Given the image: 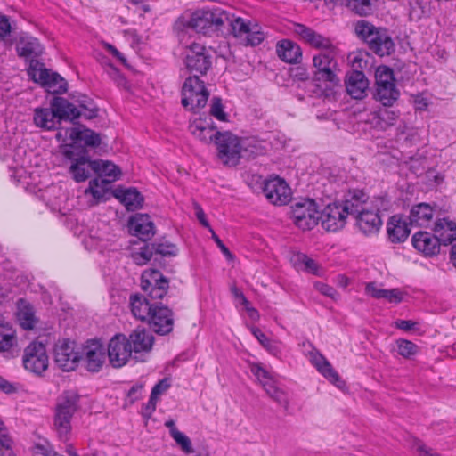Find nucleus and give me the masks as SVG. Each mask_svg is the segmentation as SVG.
<instances>
[{
	"label": "nucleus",
	"mask_w": 456,
	"mask_h": 456,
	"mask_svg": "<svg viewBox=\"0 0 456 456\" xmlns=\"http://www.w3.org/2000/svg\"><path fill=\"white\" fill-rule=\"evenodd\" d=\"M225 15L219 10L197 9L181 14L174 22L173 29L177 35L191 29L197 34L211 37L224 25Z\"/></svg>",
	"instance_id": "obj_1"
},
{
	"label": "nucleus",
	"mask_w": 456,
	"mask_h": 456,
	"mask_svg": "<svg viewBox=\"0 0 456 456\" xmlns=\"http://www.w3.org/2000/svg\"><path fill=\"white\" fill-rule=\"evenodd\" d=\"M354 32L380 57L388 56L394 53L395 44L386 29L375 27L369 21L359 20L355 23Z\"/></svg>",
	"instance_id": "obj_2"
},
{
	"label": "nucleus",
	"mask_w": 456,
	"mask_h": 456,
	"mask_svg": "<svg viewBox=\"0 0 456 456\" xmlns=\"http://www.w3.org/2000/svg\"><path fill=\"white\" fill-rule=\"evenodd\" d=\"M80 396L75 390L63 391L57 399L54 427L61 440H68L71 431V419L78 410Z\"/></svg>",
	"instance_id": "obj_3"
},
{
	"label": "nucleus",
	"mask_w": 456,
	"mask_h": 456,
	"mask_svg": "<svg viewBox=\"0 0 456 456\" xmlns=\"http://www.w3.org/2000/svg\"><path fill=\"white\" fill-rule=\"evenodd\" d=\"M182 105L191 111L206 106L209 92L205 83L197 76H190L185 79L182 87Z\"/></svg>",
	"instance_id": "obj_4"
},
{
	"label": "nucleus",
	"mask_w": 456,
	"mask_h": 456,
	"mask_svg": "<svg viewBox=\"0 0 456 456\" xmlns=\"http://www.w3.org/2000/svg\"><path fill=\"white\" fill-rule=\"evenodd\" d=\"M217 157L226 166H236L244 149V141L231 132H216Z\"/></svg>",
	"instance_id": "obj_5"
},
{
	"label": "nucleus",
	"mask_w": 456,
	"mask_h": 456,
	"mask_svg": "<svg viewBox=\"0 0 456 456\" xmlns=\"http://www.w3.org/2000/svg\"><path fill=\"white\" fill-rule=\"evenodd\" d=\"M82 346L74 340L63 338L58 340L54 346V362L64 371H71L77 369L83 358Z\"/></svg>",
	"instance_id": "obj_6"
},
{
	"label": "nucleus",
	"mask_w": 456,
	"mask_h": 456,
	"mask_svg": "<svg viewBox=\"0 0 456 456\" xmlns=\"http://www.w3.org/2000/svg\"><path fill=\"white\" fill-rule=\"evenodd\" d=\"M291 217L299 229H314L320 220L317 203L312 199H301L291 206Z\"/></svg>",
	"instance_id": "obj_7"
},
{
	"label": "nucleus",
	"mask_w": 456,
	"mask_h": 456,
	"mask_svg": "<svg viewBox=\"0 0 456 456\" xmlns=\"http://www.w3.org/2000/svg\"><path fill=\"white\" fill-rule=\"evenodd\" d=\"M291 32L309 46L319 50L324 55H338L339 51L330 38L323 37L313 28L301 24L294 23L290 28Z\"/></svg>",
	"instance_id": "obj_8"
},
{
	"label": "nucleus",
	"mask_w": 456,
	"mask_h": 456,
	"mask_svg": "<svg viewBox=\"0 0 456 456\" xmlns=\"http://www.w3.org/2000/svg\"><path fill=\"white\" fill-rule=\"evenodd\" d=\"M231 31L234 37L244 45H258L266 37V32L260 24L255 21H246L240 18L231 22Z\"/></svg>",
	"instance_id": "obj_9"
},
{
	"label": "nucleus",
	"mask_w": 456,
	"mask_h": 456,
	"mask_svg": "<svg viewBox=\"0 0 456 456\" xmlns=\"http://www.w3.org/2000/svg\"><path fill=\"white\" fill-rule=\"evenodd\" d=\"M141 288L151 300H161L167 293L169 281L157 269H147L141 275Z\"/></svg>",
	"instance_id": "obj_10"
},
{
	"label": "nucleus",
	"mask_w": 456,
	"mask_h": 456,
	"mask_svg": "<svg viewBox=\"0 0 456 456\" xmlns=\"http://www.w3.org/2000/svg\"><path fill=\"white\" fill-rule=\"evenodd\" d=\"M24 368L37 375L44 373L49 365L45 346L42 342L33 341L24 350Z\"/></svg>",
	"instance_id": "obj_11"
},
{
	"label": "nucleus",
	"mask_w": 456,
	"mask_h": 456,
	"mask_svg": "<svg viewBox=\"0 0 456 456\" xmlns=\"http://www.w3.org/2000/svg\"><path fill=\"white\" fill-rule=\"evenodd\" d=\"M347 213L341 202L328 204L322 214L320 220L322 228L327 232H336L345 227L347 219Z\"/></svg>",
	"instance_id": "obj_12"
},
{
	"label": "nucleus",
	"mask_w": 456,
	"mask_h": 456,
	"mask_svg": "<svg viewBox=\"0 0 456 456\" xmlns=\"http://www.w3.org/2000/svg\"><path fill=\"white\" fill-rule=\"evenodd\" d=\"M132 355V346L128 338L123 334H116L108 344V356L114 368L126 364Z\"/></svg>",
	"instance_id": "obj_13"
},
{
	"label": "nucleus",
	"mask_w": 456,
	"mask_h": 456,
	"mask_svg": "<svg viewBox=\"0 0 456 456\" xmlns=\"http://www.w3.org/2000/svg\"><path fill=\"white\" fill-rule=\"evenodd\" d=\"M263 192L273 205L283 206L291 200V190L285 180L276 176L265 182Z\"/></svg>",
	"instance_id": "obj_14"
},
{
	"label": "nucleus",
	"mask_w": 456,
	"mask_h": 456,
	"mask_svg": "<svg viewBox=\"0 0 456 456\" xmlns=\"http://www.w3.org/2000/svg\"><path fill=\"white\" fill-rule=\"evenodd\" d=\"M83 358L86 369L91 372H98L105 362V349L99 340L87 341L82 346Z\"/></svg>",
	"instance_id": "obj_15"
},
{
	"label": "nucleus",
	"mask_w": 456,
	"mask_h": 456,
	"mask_svg": "<svg viewBox=\"0 0 456 456\" xmlns=\"http://www.w3.org/2000/svg\"><path fill=\"white\" fill-rule=\"evenodd\" d=\"M150 315L147 322L154 332L166 335L173 330V313L168 307L155 305Z\"/></svg>",
	"instance_id": "obj_16"
},
{
	"label": "nucleus",
	"mask_w": 456,
	"mask_h": 456,
	"mask_svg": "<svg viewBox=\"0 0 456 456\" xmlns=\"http://www.w3.org/2000/svg\"><path fill=\"white\" fill-rule=\"evenodd\" d=\"M441 240L428 232H418L411 238L413 248L425 256H433L439 253Z\"/></svg>",
	"instance_id": "obj_17"
},
{
	"label": "nucleus",
	"mask_w": 456,
	"mask_h": 456,
	"mask_svg": "<svg viewBox=\"0 0 456 456\" xmlns=\"http://www.w3.org/2000/svg\"><path fill=\"white\" fill-rule=\"evenodd\" d=\"M347 94L355 100H362L367 96L369 80L362 71L352 70L347 73L345 80Z\"/></svg>",
	"instance_id": "obj_18"
},
{
	"label": "nucleus",
	"mask_w": 456,
	"mask_h": 456,
	"mask_svg": "<svg viewBox=\"0 0 456 456\" xmlns=\"http://www.w3.org/2000/svg\"><path fill=\"white\" fill-rule=\"evenodd\" d=\"M409 225L410 223L403 215H394L389 217L387 223L388 240L395 244L404 242L411 233Z\"/></svg>",
	"instance_id": "obj_19"
},
{
	"label": "nucleus",
	"mask_w": 456,
	"mask_h": 456,
	"mask_svg": "<svg viewBox=\"0 0 456 456\" xmlns=\"http://www.w3.org/2000/svg\"><path fill=\"white\" fill-rule=\"evenodd\" d=\"M131 233L146 241L154 235V224L149 215L136 214L129 219Z\"/></svg>",
	"instance_id": "obj_20"
},
{
	"label": "nucleus",
	"mask_w": 456,
	"mask_h": 456,
	"mask_svg": "<svg viewBox=\"0 0 456 456\" xmlns=\"http://www.w3.org/2000/svg\"><path fill=\"white\" fill-rule=\"evenodd\" d=\"M355 219L356 226L366 235L377 233L382 225V220L378 210L362 209L355 216Z\"/></svg>",
	"instance_id": "obj_21"
},
{
	"label": "nucleus",
	"mask_w": 456,
	"mask_h": 456,
	"mask_svg": "<svg viewBox=\"0 0 456 456\" xmlns=\"http://www.w3.org/2000/svg\"><path fill=\"white\" fill-rule=\"evenodd\" d=\"M434 208L428 203H419L411 207L409 222L411 226L428 227L434 218Z\"/></svg>",
	"instance_id": "obj_22"
},
{
	"label": "nucleus",
	"mask_w": 456,
	"mask_h": 456,
	"mask_svg": "<svg viewBox=\"0 0 456 456\" xmlns=\"http://www.w3.org/2000/svg\"><path fill=\"white\" fill-rule=\"evenodd\" d=\"M311 362L325 379L337 387L342 388L345 387V381L322 354H314L311 357Z\"/></svg>",
	"instance_id": "obj_23"
},
{
	"label": "nucleus",
	"mask_w": 456,
	"mask_h": 456,
	"mask_svg": "<svg viewBox=\"0 0 456 456\" xmlns=\"http://www.w3.org/2000/svg\"><path fill=\"white\" fill-rule=\"evenodd\" d=\"M51 107L54 111L58 123L61 120L73 121L81 115L78 109L63 97H53L51 101Z\"/></svg>",
	"instance_id": "obj_24"
},
{
	"label": "nucleus",
	"mask_w": 456,
	"mask_h": 456,
	"mask_svg": "<svg viewBox=\"0 0 456 456\" xmlns=\"http://www.w3.org/2000/svg\"><path fill=\"white\" fill-rule=\"evenodd\" d=\"M113 195L128 211H134L142 208L144 200L142 195L135 188L119 187L114 191Z\"/></svg>",
	"instance_id": "obj_25"
},
{
	"label": "nucleus",
	"mask_w": 456,
	"mask_h": 456,
	"mask_svg": "<svg viewBox=\"0 0 456 456\" xmlns=\"http://www.w3.org/2000/svg\"><path fill=\"white\" fill-rule=\"evenodd\" d=\"M65 136H69L72 143L84 142L86 146L90 147H97L101 144L100 134L85 127H71L66 129Z\"/></svg>",
	"instance_id": "obj_26"
},
{
	"label": "nucleus",
	"mask_w": 456,
	"mask_h": 456,
	"mask_svg": "<svg viewBox=\"0 0 456 456\" xmlns=\"http://www.w3.org/2000/svg\"><path fill=\"white\" fill-rule=\"evenodd\" d=\"M128 340L132 346V353H149L152 348L154 338L144 329L137 328L130 334Z\"/></svg>",
	"instance_id": "obj_27"
},
{
	"label": "nucleus",
	"mask_w": 456,
	"mask_h": 456,
	"mask_svg": "<svg viewBox=\"0 0 456 456\" xmlns=\"http://www.w3.org/2000/svg\"><path fill=\"white\" fill-rule=\"evenodd\" d=\"M368 200L369 196L362 190L354 189L348 191L345 200L341 204L348 216H356L362 209H365L364 204L367 203Z\"/></svg>",
	"instance_id": "obj_28"
},
{
	"label": "nucleus",
	"mask_w": 456,
	"mask_h": 456,
	"mask_svg": "<svg viewBox=\"0 0 456 456\" xmlns=\"http://www.w3.org/2000/svg\"><path fill=\"white\" fill-rule=\"evenodd\" d=\"M92 171H94L100 178L110 183L119 179L121 175V170L119 167L108 160H93Z\"/></svg>",
	"instance_id": "obj_29"
},
{
	"label": "nucleus",
	"mask_w": 456,
	"mask_h": 456,
	"mask_svg": "<svg viewBox=\"0 0 456 456\" xmlns=\"http://www.w3.org/2000/svg\"><path fill=\"white\" fill-rule=\"evenodd\" d=\"M316 68L315 76L318 80L330 82L338 85L339 80L335 73L337 63L335 59H313Z\"/></svg>",
	"instance_id": "obj_30"
},
{
	"label": "nucleus",
	"mask_w": 456,
	"mask_h": 456,
	"mask_svg": "<svg viewBox=\"0 0 456 456\" xmlns=\"http://www.w3.org/2000/svg\"><path fill=\"white\" fill-rule=\"evenodd\" d=\"M33 121L37 127L45 131L55 129L58 121L53 108H36L34 110Z\"/></svg>",
	"instance_id": "obj_31"
},
{
	"label": "nucleus",
	"mask_w": 456,
	"mask_h": 456,
	"mask_svg": "<svg viewBox=\"0 0 456 456\" xmlns=\"http://www.w3.org/2000/svg\"><path fill=\"white\" fill-rule=\"evenodd\" d=\"M433 230L444 245L456 240V223L452 220L447 218L437 219Z\"/></svg>",
	"instance_id": "obj_32"
},
{
	"label": "nucleus",
	"mask_w": 456,
	"mask_h": 456,
	"mask_svg": "<svg viewBox=\"0 0 456 456\" xmlns=\"http://www.w3.org/2000/svg\"><path fill=\"white\" fill-rule=\"evenodd\" d=\"M130 306L132 314L136 319L147 322L155 305L151 304L147 298L142 296L132 295L130 297Z\"/></svg>",
	"instance_id": "obj_33"
},
{
	"label": "nucleus",
	"mask_w": 456,
	"mask_h": 456,
	"mask_svg": "<svg viewBox=\"0 0 456 456\" xmlns=\"http://www.w3.org/2000/svg\"><path fill=\"white\" fill-rule=\"evenodd\" d=\"M400 92L395 82L376 86L375 99L385 107H391L398 100Z\"/></svg>",
	"instance_id": "obj_34"
},
{
	"label": "nucleus",
	"mask_w": 456,
	"mask_h": 456,
	"mask_svg": "<svg viewBox=\"0 0 456 456\" xmlns=\"http://www.w3.org/2000/svg\"><path fill=\"white\" fill-rule=\"evenodd\" d=\"M45 90L52 94H62L68 90L67 81L57 72L50 70L46 79L41 85Z\"/></svg>",
	"instance_id": "obj_35"
},
{
	"label": "nucleus",
	"mask_w": 456,
	"mask_h": 456,
	"mask_svg": "<svg viewBox=\"0 0 456 456\" xmlns=\"http://www.w3.org/2000/svg\"><path fill=\"white\" fill-rule=\"evenodd\" d=\"M45 90L52 94H62L68 90L67 81L57 72L50 70L46 79L41 85Z\"/></svg>",
	"instance_id": "obj_36"
},
{
	"label": "nucleus",
	"mask_w": 456,
	"mask_h": 456,
	"mask_svg": "<svg viewBox=\"0 0 456 456\" xmlns=\"http://www.w3.org/2000/svg\"><path fill=\"white\" fill-rule=\"evenodd\" d=\"M17 53L20 57L39 56L44 53L43 47L33 37H20L17 43Z\"/></svg>",
	"instance_id": "obj_37"
},
{
	"label": "nucleus",
	"mask_w": 456,
	"mask_h": 456,
	"mask_svg": "<svg viewBox=\"0 0 456 456\" xmlns=\"http://www.w3.org/2000/svg\"><path fill=\"white\" fill-rule=\"evenodd\" d=\"M15 330L12 326L3 320H0V353L9 354L16 345Z\"/></svg>",
	"instance_id": "obj_38"
},
{
	"label": "nucleus",
	"mask_w": 456,
	"mask_h": 456,
	"mask_svg": "<svg viewBox=\"0 0 456 456\" xmlns=\"http://www.w3.org/2000/svg\"><path fill=\"white\" fill-rule=\"evenodd\" d=\"M91 170L92 161L85 157L76 159L69 168L73 179L77 183L86 181Z\"/></svg>",
	"instance_id": "obj_39"
},
{
	"label": "nucleus",
	"mask_w": 456,
	"mask_h": 456,
	"mask_svg": "<svg viewBox=\"0 0 456 456\" xmlns=\"http://www.w3.org/2000/svg\"><path fill=\"white\" fill-rule=\"evenodd\" d=\"M50 70L51 69H47L39 59H29L27 73L33 82L41 86L46 79Z\"/></svg>",
	"instance_id": "obj_40"
},
{
	"label": "nucleus",
	"mask_w": 456,
	"mask_h": 456,
	"mask_svg": "<svg viewBox=\"0 0 456 456\" xmlns=\"http://www.w3.org/2000/svg\"><path fill=\"white\" fill-rule=\"evenodd\" d=\"M275 52L278 57H301L303 54L300 45L288 38L276 43Z\"/></svg>",
	"instance_id": "obj_41"
},
{
	"label": "nucleus",
	"mask_w": 456,
	"mask_h": 456,
	"mask_svg": "<svg viewBox=\"0 0 456 456\" xmlns=\"http://www.w3.org/2000/svg\"><path fill=\"white\" fill-rule=\"evenodd\" d=\"M251 333L271 354L277 357L281 354V343L280 341L272 340L257 327H252Z\"/></svg>",
	"instance_id": "obj_42"
},
{
	"label": "nucleus",
	"mask_w": 456,
	"mask_h": 456,
	"mask_svg": "<svg viewBox=\"0 0 456 456\" xmlns=\"http://www.w3.org/2000/svg\"><path fill=\"white\" fill-rule=\"evenodd\" d=\"M191 134L199 140L208 142L212 140L216 142V133L212 126L204 125L202 120H195L191 124Z\"/></svg>",
	"instance_id": "obj_43"
},
{
	"label": "nucleus",
	"mask_w": 456,
	"mask_h": 456,
	"mask_svg": "<svg viewBox=\"0 0 456 456\" xmlns=\"http://www.w3.org/2000/svg\"><path fill=\"white\" fill-rule=\"evenodd\" d=\"M263 389L272 400L282 406L285 410H288L289 406L288 394L285 390L279 387L277 380L273 382V384L267 385V387Z\"/></svg>",
	"instance_id": "obj_44"
},
{
	"label": "nucleus",
	"mask_w": 456,
	"mask_h": 456,
	"mask_svg": "<svg viewBox=\"0 0 456 456\" xmlns=\"http://www.w3.org/2000/svg\"><path fill=\"white\" fill-rule=\"evenodd\" d=\"M250 371L256 378L260 386L264 388L267 385L276 381L274 375L269 371L262 363L253 362L249 365Z\"/></svg>",
	"instance_id": "obj_45"
},
{
	"label": "nucleus",
	"mask_w": 456,
	"mask_h": 456,
	"mask_svg": "<svg viewBox=\"0 0 456 456\" xmlns=\"http://www.w3.org/2000/svg\"><path fill=\"white\" fill-rule=\"evenodd\" d=\"M126 7L142 19H145L153 12V7L149 0H127Z\"/></svg>",
	"instance_id": "obj_46"
},
{
	"label": "nucleus",
	"mask_w": 456,
	"mask_h": 456,
	"mask_svg": "<svg viewBox=\"0 0 456 456\" xmlns=\"http://www.w3.org/2000/svg\"><path fill=\"white\" fill-rule=\"evenodd\" d=\"M17 318L20 325L27 330H33L37 323V318L35 316L34 310L30 305H24L20 307L17 314Z\"/></svg>",
	"instance_id": "obj_47"
},
{
	"label": "nucleus",
	"mask_w": 456,
	"mask_h": 456,
	"mask_svg": "<svg viewBox=\"0 0 456 456\" xmlns=\"http://www.w3.org/2000/svg\"><path fill=\"white\" fill-rule=\"evenodd\" d=\"M188 71L191 76L205 75L211 68L210 59H186L185 62Z\"/></svg>",
	"instance_id": "obj_48"
},
{
	"label": "nucleus",
	"mask_w": 456,
	"mask_h": 456,
	"mask_svg": "<svg viewBox=\"0 0 456 456\" xmlns=\"http://www.w3.org/2000/svg\"><path fill=\"white\" fill-rule=\"evenodd\" d=\"M395 346L397 348L398 354L403 357L404 359L412 358L419 351V347L418 345L405 338L396 339Z\"/></svg>",
	"instance_id": "obj_49"
},
{
	"label": "nucleus",
	"mask_w": 456,
	"mask_h": 456,
	"mask_svg": "<svg viewBox=\"0 0 456 456\" xmlns=\"http://www.w3.org/2000/svg\"><path fill=\"white\" fill-rule=\"evenodd\" d=\"M110 183L107 181L97 177L89 182V186L86 190V193H90L94 200L97 201L102 200L107 192V185Z\"/></svg>",
	"instance_id": "obj_50"
},
{
	"label": "nucleus",
	"mask_w": 456,
	"mask_h": 456,
	"mask_svg": "<svg viewBox=\"0 0 456 456\" xmlns=\"http://www.w3.org/2000/svg\"><path fill=\"white\" fill-rule=\"evenodd\" d=\"M374 0H342L351 11L361 15L367 16L372 11V3Z\"/></svg>",
	"instance_id": "obj_51"
},
{
	"label": "nucleus",
	"mask_w": 456,
	"mask_h": 456,
	"mask_svg": "<svg viewBox=\"0 0 456 456\" xmlns=\"http://www.w3.org/2000/svg\"><path fill=\"white\" fill-rule=\"evenodd\" d=\"M105 72L116 83L118 87L128 89V82L120 73L118 68L110 62L102 63Z\"/></svg>",
	"instance_id": "obj_52"
},
{
	"label": "nucleus",
	"mask_w": 456,
	"mask_h": 456,
	"mask_svg": "<svg viewBox=\"0 0 456 456\" xmlns=\"http://www.w3.org/2000/svg\"><path fill=\"white\" fill-rule=\"evenodd\" d=\"M376 86L395 82L393 70L387 66H379L375 72Z\"/></svg>",
	"instance_id": "obj_53"
},
{
	"label": "nucleus",
	"mask_w": 456,
	"mask_h": 456,
	"mask_svg": "<svg viewBox=\"0 0 456 456\" xmlns=\"http://www.w3.org/2000/svg\"><path fill=\"white\" fill-rule=\"evenodd\" d=\"M377 118L380 123L385 126H392L395 124L399 118V111L391 110L388 109H381L377 112Z\"/></svg>",
	"instance_id": "obj_54"
},
{
	"label": "nucleus",
	"mask_w": 456,
	"mask_h": 456,
	"mask_svg": "<svg viewBox=\"0 0 456 456\" xmlns=\"http://www.w3.org/2000/svg\"><path fill=\"white\" fill-rule=\"evenodd\" d=\"M209 112L211 116L215 117L219 121L227 120V114L224 110L222 100L219 97H214L212 99Z\"/></svg>",
	"instance_id": "obj_55"
},
{
	"label": "nucleus",
	"mask_w": 456,
	"mask_h": 456,
	"mask_svg": "<svg viewBox=\"0 0 456 456\" xmlns=\"http://www.w3.org/2000/svg\"><path fill=\"white\" fill-rule=\"evenodd\" d=\"M172 438L176 442L177 444L180 445V447L185 453L189 454L193 452V448L190 438L187 436H185L183 432L179 430H175L173 432Z\"/></svg>",
	"instance_id": "obj_56"
},
{
	"label": "nucleus",
	"mask_w": 456,
	"mask_h": 456,
	"mask_svg": "<svg viewBox=\"0 0 456 456\" xmlns=\"http://www.w3.org/2000/svg\"><path fill=\"white\" fill-rule=\"evenodd\" d=\"M12 441L6 428L0 433V456H15L12 449Z\"/></svg>",
	"instance_id": "obj_57"
},
{
	"label": "nucleus",
	"mask_w": 456,
	"mask_h": 456,
	"mask_svg": "<svg viewBox=\"0 0 456 456\" xmlns=\"http://www.w3.org/2000/svg\"><path fill=\"white\" fill-rule=\"evenodd\" d=\"M155 252L163 256H175L177 255L178 248L173 243H158L152 245Z\"/></svg>",
	"instance_id": "obj_58"
},
{
	"label": "nucleus",
	"mask_w": 456,
	"mask_h": 456,
	"mask_svg": "<svg viewBox=\"0 0 456 456\" xmlns=\"http://www.w3.org/2000/svg\"><path fill=\"white\" fill-rule=\"evenodd\" d=\"M381 299H385L388 303L399 304L403 299V292L400 289H384Z\"/></svg>",
	"instance_id": "obj_59"
},
{
	"label": "nucleus",
	"mask_w": 456,
	"mask_h": 456,
	"mask_svg": "<svg viewBox=\"0 0 456 456\" xmlns=\"http://www.w3.org/2000/svg\"><path fill=\"white\" fill-rule=\"evenodd\" d=\"M158 401L159 400H157V398L152 397V395H150L148 402L142 405L141 415L144 419L148 420L154 413V411H156Z\"/></svg>",
	"instance_id": "obj_60"
},
{
	"label": "nucleus",
	"mask_w": 456,
	"mask_h": 456,
	"mask_svg": "<svg viewBox=\"0 0 456 456\" xmlns=\"http://www.w3.org/2000/svg\"><path fill=\"white\" fill-rule=\"evenodd\" d=\"M152 257V250L149 248V246L141 248L140 252L134 256V259L139 265L147 264Z\"/></svg>",
	"instance_id": "obj_61"
},
{
	"label": "nucleus",
	"mask_w": 456,
	"mask_h": 456,
	"mask_svg": "<svg viewBox=\"0 0 456 456\" xmlns=\"http://www.w3.org/2000/svg\"><path fill=\"white\" fill-rule=\"evenodd\" d=\"M297 259L303 265L305 271L314 274L317 273L318 265L314 259L304 254L298 255Z\"/></svg>",
	"instance_id": "obj_62"
},
{
	"label": "nucleus",
	"mask_w": 456,
	"mask_h": 456,
	"mask_svg": "<svg viewBox=\"0 0 456 456\" xmlns=\"http://www.w3.org/2000/svg\"><path fill=\"white\" fill-rule=\"evenodd\" d=\"M314 288L321 294H322L326 297H329L332 299H335L336 297L338 296L336 289L333 287H331L326 283L317 281L314 283Z\"/></svg>",
	"instance_id": "obj_63"
},
{
	"label": "nucleus",
	"mask_w": 456,
	"mask_h": 456,
	"mask_svg": "<svg viewBox=\"0 0 456 456\" xmlns=\"http://www.w3.org/2000/svg\"><path fill=\"white\" fill-rule=\"evenodd\" d=\"M365 292L373 298L381 299L384 289L379 288L376 282H368L365 286Z\"/></svg>",
	"instance_id": "obj_64"
}]
</instances>
